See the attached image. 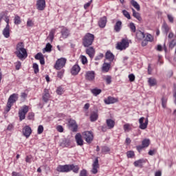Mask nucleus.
Returning a JSON list of instances; mask_svg holds the SVG:
<instances>
[{
	"mask_svg": "<svg viewBox=\"0 0 176 176\" xmlns=\"http://www.w3.org/2000/svg\"><path fill=\"white\" fill-rule=\"evenodd\" d=\"M71 166V170L74 173H78L79 172V166L74 165H69Z\"/></svg>",
	"mask_w": 176,
	"mask_h": 176,
	"instance_id": "4c0bfd02",
	"label": "nucleus"
},
{
	"mask_svg": "<svg viewBox=\"0 0 176 176\" xmlns=\"http://www.w3.org/2000/svg\"><path fill=\"white\" fill-rule=\"evenodd\" d=\"M75 140L77 145L78 146H83V139L82 138V135L80 133H76L75 135Z\"/></svg>",
	"mask_w": 176,
	"mask_h": 176,
	"instance_id": "2eb2a0df",
	"label": "nucleus"
},
{
	"mask_svg": "<svg viewBox=\"0 0 176 176\" xmlns=\"http://www.w3.org/2000/svg\"><path fill=\"white\" fill-rule=\"evenodd\" d=\"M54 34H56V29H52L49 34V36H47V39H49L50 42H53V40L54 39Z\"/></svg>",
	"mask_w": 176,
	"mask_h": 176,
	"instance_id": "bb28decb",
	"label": "nucleus"
},
{
	"mask_svg": "<svg viewBox=\"0 0 176 176\" xmlns=\"http://www.w3.org/2000/svg\"><path fill=\"white\" fill-rule=\"evenodd\" d=\"M60 32H61V36L60 38V41H61V38H63V39H67V38L69 36V30L66 28H63Z\"/></svg>",
	"mask_w": 176,
	"mask_h": 176,
	"instance_id": "dca6fc26",
	"label": "nucleus"
},
{
	"mask_svg": "<svg viewBox=\"0 0 176 176\" xmlns=\"http://www.w3.org/2000/svg\"><path fill=\"white\" fill-rule=\"evenodd\" d=\"M50 100V94L49 93V89H45L44 93L43 94V100L44 102H47Z\"/></svg>",
	"mask_w": 176,
	"mask_h": 176,
	"instance_id": "f3484780",
	"label": "nucleus"
},
{
	"mask_svg": "<svg viewBox=\"0 0 176 176\" xmlns=\"http://www.w3.org/2000/svg\"><path fill=\"white\" fill-rule=\"evenodd\" d=\"M28 27H32L34 25V23H32V21L28 20L27 22Z\"/></svg>",
	"mask_w": 176,
	"mask_h": 176,
	"instance_id": "338daca9",
	"label": "nucleus"
},
{
	"mask_svg": "<svg viewBox=\"0 0 176 176\" xmlns=\"http://www.w3.org/2000/svg\"><path fill=\"white\" fill-rule=\"evenodd\" d=\"M149 144H151V142L149 140V139H144L142 142V145L144 147V148H148L149 146Z\"/></svg>",
	"mask_w": 176,
	"mask_h": 176,
	"instance_id": "72a5a7b5",
	"label": "nucleus"
},
{
	"mask_svg": "<svg viewBox=\"0 0 176 176\" xmlns=\"http://www.w3.org/2000/svg\"><path fill=\"white\" fill-rule=\"evenodd\" d=\"M131 3L132 6H133V8H135V9H136V10H138V12H140V10H141L140 4H138V3L137 1H135V0H131Z\"/></svg>",
	"mask_w": 176,
	"mask_h": 176,
	"instance_id": "c756f323",
	"label": "nucleus"
},
{
	"mask_svg": "<svg viewBox=\"0 0 176 176\" xmlns=\"http://www.w3.org/2000/svg\"><path fill=\"white\" fill-rule=\"evenodd\" d=\"M134 151H129L128 152H126V156L128 158H131V157H134Z\"/></svg>",
	"mask_w": 176,
	"mask_h": 176,
	"instance_id": "8fccbe9b",
	"label": "nucleus"
},
{
	"mask_svg": "<svg viewBox=\"0 0 176 176\" xmlns=\"http://www.w3.org/2000/svg\"><path fill=\"white\" fill-rule=\"evenodd\" d=\"M81 61L82 64H87V58H86V56H81Z\"/></svg>",
	"mask_w": 176,
	"mask_h": 176,
	"instance_id": "bf43d9fd",
	"label": "nucleus"
},
{
	"mask_svg": "<svg viewBox=\"0 0 176 176\" xmlns=\"http://www.w3.org/2000/svg\"><path fill=\"white\" fill-rule=\"evenodd\" d=\"M3 35L6 38L10 36V25H6V28L3 30Z\"/></svg>",
	"mask_w": 176,
	"mask_h": 176,
	"instance_id": "aec40b11",
	"label": "nucleus"
},
{
	"mask_svg": "<svg viewBox=\"0 0 176 176\" xmlns=\"http://www.w3.org/2000/svg\"><path fill=\"white\" fill-rule=\"evenodd\" d=\"M17 100H19V94H13L9 97L6 109V112H9V111H10L13 104H14Z\"/></svg>",
	"mask_w": 176,
	"mask_h": 176,
	"instance_id": "7ed1b4c3",
	"label": "nucleus"
},
{
	"mask_svg": "<svg viewBox=\"0 0 176 176\" xmlns=\"http://www.w3.org/2000/svg\"><path fill=\"white\" fill-rule=\"evenodd\" d=\"M15 68L17 71L21 68V62L17 61L15 63Z\"/></svg>",
	"mask_w": 176,
	"mask_h": 176,
	"instance_id": "603ef678",
	"label": "nucleus"
},
{
	"mask_svg": "<svg viewBox=\"0 0 176 176\" xmlns=\"http://www.w3.org/2000/svg\"><path fill=\"white\" fill-rule=\"evenodd\" d=\"M176 45V39H173L172 40L170 43H169V47L170 49H173V47L175 46Z\"/></svg>",
	"mask_w": 176,
	"mask_h": 176,
	"instance_id": "09e8293b",
	"label": "nucleus"
},
{
	"mask_svg": "<svg viewBox=\"0 0 176 176\" xmlns=\"http://www.w3.org/2000/svg\"><path fill=\"white\" fill-rule=\"evenodd\" d=\"M12 176H21V175H20V173H19L17 172H12Z\"/></svg>",
	"mask_w": 176,
	"mask_h": 176,
	"instance_id": "774afa93",
	"label": "nucleus"
},
{
	"mask_svg": "<svg viewBox=\"0 0 176 176\" xmlns=\"http://www.w3.org/2000/svg\"><path fill=\"white\" fill-rule=\"evenodd\" d=\"M162 30L164 31L166 34H168V31H170V28L168 27V25L164 23L162 25Z\"/></svg>",
	"mask_w": 176,
	"mask_h": 176,
	"instance_id": "c9c22d12",
	"label": "nucleus"
},
{
	"mask_svg": "<svg viewBox=\"0 0 176 176\" xmlns=\"http://www.w3.org/2000/svg\"><path fill=\"white\" fill-rule=\"evenodd\" d=\"M153 37L151 34H147L145 41L146 42H152Z\"/></svg>",
	"mask_w": 176,
	"mask_h": 176,
	"instance_id": "3c124183",
	"label": "nucleus"
},
{
	"mask_svg": "<svg viewBox=\"0 0 176 176\" xmlns=\"http://www.w3.org/2000/svg\"><path fill=\"white\" fill-rule=\"evenodd\" d=\"M129 129H130V124H125L124 125V131H127V130H129Z\"/></svg>",
	"mask_w": 176,
	"mask_h": 176,
	"instance_id": "0e129e2a",
	"label": "nucleus"
},
{
	"mask_svg": "<svg viewBox=\"0 0 176 176\" xmlns=\"http://www.w3.org/2000/svg\"><path fill=\"white\" fill-rule=\"evenodd\" d=\"M122 30V22L120 21H118L114 25V31L116 32H120Z\"/></svg>",
	"mask_w": 176,
	"mask_h": 176,
	"instance_id": "b1692460",
	"label": "nucleus"
},
{
	"mask_svg": "<svg viewBox=\"0 0 176 176\" xmlns=\"http://www.w3.org/2000/svg\"><path fill=\"white\" fill-rule=\"evenodd\" d=\"M85 79L89 82H94L96 79V72L95 71H88L85 72Z\"/></svg>",
	"mask_w": 176,
	"mask_h": 176,
	"instance_id": "0eeeda50",
	"label": "nucleus"
},
{
	"mask_svg": "<svg viewBox=\"0 0 176 176\" xmlns=\"http://www.w3.org/2000/svg\"><path fill=\"white\" fill-rule=\"evenodd\" d=\"M57 76H58V78H60V79H61V78H63V76H64V70L58 72Z\"/></svg>",
	"mask_w": 176,
	"mask_h": 176,
	"instance_id": "4d7b16f0",
	"label": "nucleus"
},
{
	"mask_svg": "<svg viewBox=\"0 0 176 176\" xmlns=\"http://www.w3.org/2000/svg\"><path fill=\"white\" fill-rule=\"evenodd\" d=\"M104 102L107 105H109V104H115V102H118V99L109 96L107 99H104Z\"/></svg>",
	"mask_w": 176,
	"mask_h": 176,
	"instance_id": "6ab92c4d",
	"label": "nucleus"
},
{
	"mask_svg": "<svg viewBox=\"0 0 176 176\" xmlns=\"http://www.w3.org/2000/svg\"><path fill=\"white\" fill-rule=\"evenodd\" d=\"M86 53L90 57V58H93L94 57V54H96V50L94 47H89L86 49Z\"/></svg>",
	"mask_w": 176,
	"mask_h": 176,
	"instance_id": "a211bd4d",
	"label": "nucleus"
},
{
	"mask_svg": "<svg viewBox=\"0 0 176 176\" xmlns=\"http://www.w3.org/2000/svg\"><path fill=\"white\" fill-rule=\"evenodd\" d=\"M144 120H145V122H144ZM139 123H140V129H141V130H145V129H146V127H148V118H146L145 119V118L142 117L139 119Z\"/></svg>",
	"mask_w": 176,
	"mask_h": 176,
	"instance_id": "9d476101",
	"label": "nucleus"
},
{
	"mask_svg": "<svg viewBox=\"0 0 176 176\" xmlns=\"http://www.w3.org/2000/svg\"><path fill=\"white\" fill-rule=\"evenodd\" d=\"M80 176H87V172L86 170H82L80 173Z\"/></svg>",
	"mask_w": 176,
	"mask_h": 176,
	"instance_id": "680f3d73",
	"label": "nucleus"
},
{
	"mask_svg": "<svg viewBox=\"0 0 176 176\" xmlns=\"http://www.w3.org/2000/svg\"><path fill=\"white\" fill-rule=\"evenodd\" d=\"M38 134H42L43 133V126L39 125L37 129Z\"/></svg>",
	"mask_w": 176,
	"mask_h": 176,
	"instance_id": "864d4df0",
	"label": "nucleus"
},
{
	"mask_svg": "<svg viewBox=\"0 0 176 176\" xmlns=\"http://www.w3.org/2000/svg\"><path fill=\"white\" fill-rule=\"evenodd\" d=\"M174 91H173V101H174V104H176V85H174Z\"/></svg>",
	"mask_w": 176,
	"mask_h": 176,
	"instance_id": "13d9d810",
	"label": "nucleus"
},
{
	"mask_svg": "<svg viewBox=\"0 0 176 176\" xmlns=\"http://www.w3.org/2000/svg\"><path fill=\"white\" fill-rule=\"evenodd\" d=\"M148 83L150 86H156V83H157V82L156 81V79L150 78H148Z\"/></svg>",
	"mask_w": 176,
	"mask_h": 176,
	"instance_id": "e433bc0d",
	"label": "nucleus"
},
{
	"mask_svg": "<svg viewBox=\"0 0 176 176\" xmlns=\"http://www.w3.org/2000/svg\"><path fill=\"white\" fill-rule=\"evenodd\" d=\"M66 63L67 59L65 58H60L58 59L54 65L55 69H61V68H63L65 66Z\"/></svg>",
	"mask_w": 176,
	"mask_h": 176,
	"instance_id": "423d86ee",
	"label": "nucleus"
},
{
	"mask_svg": "<svg viewBox=\"0 0 176 176\" xmlns=\"http://www.w3.org/2000/svg\"><path fill=\"white\" fill-rule=\"evenodd\" d=\"M111 68V63H103L102 71L103 72H108L109 71V69Z\"/></svg>",
	"mask_w": 176,
	"mask_h": 176,
	"instance_id": "c85d7f7f",
	"label": "nucleus"
},
{
	"mask_svg": "<svg viewBox=\"0 0 176 176\" xmlns=\"http://www.w3.org/2000/svg\"><path fill=\"white\" fill-rule=\"evenodd\" d=\"M104 80L106 81L107 85H111V83H112V77H111V76H107L104 78Z\"/></svg>",
	"mask_w": 176,
	"mask_h": 176,
	"instance_id": "ea45409f",
	"label": "nucleus"
},
{
	"mask_svg": "<svg viewBox=\"0 0 176 176\" xmlns=\"http://www.w3.org/2000/svg\"><path fill=\"white\" fill-rule=\"evenodd\" d=\"M58 173H69L71 171V166L69 165H59L56 168Z\"/></svg>",
	"mask_w": 176,
	"mask_h": 176,
	"instance_id": "1a4fd4ad",
	"label": "nucleus"
},
{
	"mask_svg": "<svg viewBox=\"0 0 176 176\" xmlns=\"http://www.w3.org/2000/svg\"><path fill=\"white\" fill-rule=\"evenodd\" d=\"M44 56H43V54H42V53L41 52H38L35 56H34V58L36 60H42V58H43Z\"/></svg>",
	"mask_w": 176,
	"mask_h": 176,
	"instance_id": "a18cd8bd",
	"label": "nucleus"
},
{
	"mask_svg": "<svg viewBox=\"0 0 176 176\" xmlns=\"http://www.w3.org/2000/svg\"><path fill=\"white\" fill-rule=\"evenodd\" d=\"M56 130H57V131H58L59 133H63V131H64V128H63V126L58 125V126L56 127Z\"/></svg>",
	"mask_w": 176,
	"mask_h": 176,
	"instance_id": "052dcab7",
	"label": "nucleus"
},
{
	"mask_svg": "<svg viewBox=\"0 0 176 176\" xmlns=\"http://www.w3.org/2000/svg\"><path fill=\"white\" fill-rule=\"evenodd\" d=\"M98 25L100 27V28H104V27L107 25V16L100 18L98 22Z\"/></svg>",
	"mask_w": 176,
	"mask_h": 176,
	"instance_id": "412c9836",
	"label": "nucleus"
},
{
	"mask_svg": "<svg viewBox=\"0 0 176 176\" xmlns=\"http://www.w3.org/2000/svg\"><path fill=\"white\" fill-rule=\"evenodd\" d=\"M94 42V34L87 33L82 38V45L84 47H89L93 45Z\"/></svg>",
	"mask_w": 176,
	"mask_h": 176,
	"instance_id": "f03ea898",
	"label": "nucleus"
},
{
	"mask_svg": "<svg viewBox=\"0 0 176 176\" xmlns=\"http://www.w3.org/2000/svg\"><path fill=\"white\" fill-rule=\"evenodd\" d=\"M33 69L34 71V74H38V72H39V66L38 65V64H33Z\"/></svg>",
	"mask_w": 176,
	"mask_h": 176,
	"instance_id": "37998d69",
	"label": "nucleus"
},
{
	"mask_svg": "<svg viewBox=\"0 0 176 176\" xmlns=\"http://www.w3.org/2000/svg\"><path fill=\"white\" fill-rule=\"evenodd\" d=\"M82 137L87 144H91L93 140H94V136L93 135V132L91 131H84L82 133Z\"/></svg>",
	"mask_w": 176,
	"mask_h": 176,
	"instance_id": "39448f33",
	"label": "nucleus"
},
{
	"mask_svg": "<svg viewBox=\"0 0 176 176\" xmlns=\"http://www.w3.org/2000/svg\"><path fill=\"white\" fill-rule=\"evenodd\" d=\"M129 28L132 32H135V25H134V23H131L129 24Z\"/></svg>",
	"mask_w": 176,
	"mask_h": 176,
	"instance_id": "de8ad7c7",
	"label": "nucleus"
},
{
	"mask_svg": "<svg viewBox=\"0 0 176 176\" xmlns=\"http://www.w3.org/2000/svg\"><path fill=\"white\" fill-rule=\"evenodd\" d=\"M64 93V89L61 87H58L56 89V94H58V96H61Z\"/></svg>",
	"mask_w": 176,
	"mask_h": 176,
	"instance_id": "c03bdc74",
	"label": "nucleus"
},
{
	"mask_svg": "<svg viewBox=\"0 0 176 176\" xmlns=\"http://www.w3.org/2000/svg\"><path fill=\"white\" fill-rule=\"evenodd\" d=\"M80 71V67L78 65H75L72 67L71 72L72 75H78Z\"/></svg>",
	"mask_w": 176,
	"mask_h": 176,
	"instance_id": "4be33fe9",
	"label": "nucleus"
},
{
	"mask_svg": "<svg viewBox=\"0 0 176 176\" xmlns=\"http://www.w3.org/2000/svg\"><path fill=\"white\" fill-rule=\"evenodd\" d=\"M98 118V115L96 113H93L91 114L90 119L91 122H96L97 119Z\"/></svg>",
	"mask_w": 176,
	"mask_h": 176,
	"instance_id": "f704fd0d",
	"label": "nucleus"
},
{
	"mask_svg": "<svg viewBox=\"0 0 176 176\" xmlns=\"http://www.w3.org/2000/svg\"><path fill=\"white\" fill-rule=\"evenodd\" d=\"M52 44L48 43L46 44L45 47L43 50V53H45V52L50 53L52 52Z\"/></svg>",
	"mask_w": 176,
	"mask_h": 176,
	"instance_id": "7c9ffc66",
	"label": "nucleus"
},
{
	"mask_svg": "<svg viewBox=\"0 0 176 176\" xmlns=\"http://www.w3.org/2000/svg\"><path fill=\"white\" fill-rule=\"evenodd\" d=\"M129 79L130 82H134L135 80V76L134 74H131L129 75Z\"/></svg>",
	"mask_w": 176,
	"mask_h": 176,
	"instance_id": "6e6d98bb",
	"label": "nucleus"
},
{
	"mask_svg": "<svg viewBox=\"0 0 176 176\" xmlns=\"http://www.w3.org/2000/svg\"><path fill=\"white\" fill-rule=\"evenodd\" d=\"M162 105L164 108H166L167 105V98H166L165 97H163L162 98Z\"/></svg>",
	"mask_w": 176,
	"mask_h": 176,
	"instance_id": "49530a36",
	"label": "nucleus"
},
{
	"mask_svg": "<svg viewBox=\"0 0 176 176\" xmlns=\"http://www.w3.org/2000/svg\"><path fill=\"white\" fill-rule=\"evenodd\" d=\"M122 14L124 16V17H126V19H128V20H130V19H131V16H130V13H129L127 10H122Z\"/></svg>",
	"mask_w": 176,
	"mask_h": 176,
	"instance_id": "79ce46f5",
	"label": "nucleus"
},
{
	"mask_svg": "<svg viewBox=\"0 0 176 176\" xmlns=\"http://www.w3.org/2000/svg\"><path fill=\"white\" fill-rule=\"evenodd\" d=\"M105 57L107 60H109V61H113V60L115 59V56H113V54H112V52H111L110 51L107 52Z\"/></svg>",
	"mask_w": 176,
	"mask_h": 176,
	"instance_id": "393cba45",
	"label": "nucleus"
},
{
	"mask_svg": "<svg viewBox=\"0 0 176 176\" xmlns=\"http://www.w3.org/2000/svg\"><path fill=\"white\" fill-rule=\"evenodd\" d=\"M168 19L170 21V23H174V17H173L171 15L168 14Z\"/></svg>",
	"mask_w": 176,
	"mask_h": 176,
	"instance_id": "e2e57ef3",
	"label": "nucleus"
},
{
	"mask_svg": "<svg viewBox=\"0 0 176 176\" xmlns=\"http://www.w3.org/2000/svg\"><path fill=\"white\" fill-rule=\"evenodd\" d=\"M106 123L108 129H113V127H115V121H113L112 119L107 120Z\"/></svg>",
	"mask_w": 176,
	"mask_h": 176,
	"instance_id": "a878e982",
	"label": "nucleus"
},
{
	"mask_svg": "<svg viewBox=\"0 0 176 176\" xmlns=\"http://www.w3.org/2000/svg\"><path fill=\"white\" fill-rule=\"evenodd\" d=\"M35 114L34 113H29L28 116V120H34V117Z\"/></svg>",
	"mask_w": 176,
	"mask_h": 176,
	"instance_id": "5fc2aeb1",
	"label": "nucleus"
},
{
	"mask_svg": "<svg viewBox=\"0 0 176 176\" xmlns=\"http://www.w3.org/2000/svg\"><path fill=\"white\" fill-rule=\"evenodd\" d=\"M32 133V129H31V127L30 126L26 125L23 129V134L26 138H28L30 135H31Z\"/></svg>",
	"mask_w": 176,
	"mask_h": 176,
	"instance_id": "ddd939ff",
	"label": "nucleus"
},
{
	"mask_svg": "<svg viewBox=\"0 0 176 176\" xmlns=\"http://www.w3.org/2000/svg\"><path fill=\"white\" fill-rule=\"evenodd\" d=\"M133 12V16L135 17V19H137L138 21H141L142 20V18L141 17V14L140 13L137 12L134 8H132Z\"/></svg>",
	"mask_w": 176,
	"mask_h": 176,
	"instance_id": "cd10ccee",
	"label": "nucleus"
},
{
	"mask_svg": "<svg viewBox=\"0 0 176 176\" xmlns=\"http://www.w3.org/2000/svg\"><path fill=\"white\" fill-rule=\"evenodd\" d=\"M129 43L127 38H122V41L117 43L116 50H126L129 47Z\"/></svg>",
	"mask_w": 176,
	"mask_h": 176,
	"instance_id": "20e7f679",
	"label": "nucleus"
},
{
	"mask_svg": "<svg viewBox=\"0 0 176 176\" xmlns=\"http://www.w3.org/2000/svg\"><path fill=\"white\" fill-rule=\"evenodd\" d=\"M109 152H111L109 147L105 146L102 147V153H108Z\"/></svg>",
	"mask_w": 176,
	"mask_h": 176,
	"instance_id": "a19ab883",
	"label": "nucleus"
},
{
	"mask_svg": "<svg viewBox=\"0 0 176 176\" xmlns=\"http://www.w3.org/2000/svg\"><path fill=\"white\" fill-rule=\"evenodd\" d=\"M28 97V95L27 94L23 92L21 93V98L23 99V100H25V98Z\"/></svg>",
	"mask_w": 176,
	"mask_h": 176,
	"instance_id": "69168bd1",
	"label": "nucleus"
},
{
	"mask_svg": "<svg viewBox=\"0 0 176 176\" xmlns=\"http://www.w3.org/2000/svg\"><path fill=\"white\" fill-rule=\"evenodd\" d=\"M101 89L98 88L91 89V93H92V94H94L96 97H97L98 94H101Z\"/></svg>",
	"mask_w": 176,
	"mask_h": 176,
	"instance_id": "473e14b6",
	"label": "nucleus"
},
{
	"mask_svg": "<svg viewBox=\"0 0 176 176\" xmlns=\"http://www.w3.org/2000/svg\"><path fill=\"white\" fill-rule=\"evenodd\" d=\"M28 113V106H24L21 110L19 111V120L21 122L25 119V115Z\"/></svg>",
	"mask_w": 176,
	"mask_h": 176,
	"instance_id": "6e6552de",
	"label": "nucleus"
},
{
	"mask_svg": "<svg viewBox=\"0 0 176 176\" xmlns=\"http://www.w3.org/2000/svg\"><path fill=\"white\" fill-rule=\"evenodd\" d=\"M15 54L19 60H25V58H27L28 54H27V50L24 48V43H19L17 44Z\"/></svg>",
	"mask_w": 176,
	"mask_h": 176,
	"instance_id": "f257e3e1",
	"label": "nucleus"
},
{
	"mask_svg": "<svg viewBox=\"0 0 176 176\" xmlns=\"http://www.w3.org/2000/svg\"><path fill=\"white\" fill-rule=\"evenodd\" d=\"M92 170L91 173L92 174H97L98 173V168H100V164H98V158L96 157L95 159V161L92 164Z\"/></svg>",
	"mask_w": 176,
	"mask_h": 176,
	"instance_id": "9b49d317",
	"label": "nucleus"
},
{
	"mask_svg": "<svg viewBox=\"0 0 176 176\" xmlns=\"http://www.w3.org/2000/svg\"><path fill=\"white\" fill-rule=\"evenodd\" d=\"M146 163V161L144 159H140L134 162L133 164L135 167H142V164Z\"/></svg>",
	"mask_w": 176,
	"mask_h": 176,
	"instance_id": "5701e85b",
	"label": "nucleus"
},
{
	"mask_svg": "<svg viewBox=\"0 0 176 176\" xmlns=\"http://www.w3.org/2000/svg\"><path fill=\"white\" fill-rule=\"evenodd\" d=\"M136 37L140 41H142V39H144V38H145V34H144V32H142L141 31H138L136 32Z\"/></svg>",
	"mask_w": 176,
	"mask_h": 176,
	"instance_id": "2f4dec72",
	"label": "nucleus"
},
{
	"mask_svg": "<svg viewBox=\"0 0 176 176\" xmlns=\"http://www.w3.org/2000/svg\"><path fill=\"white\" fill-rule=\"evenodd\" d=\"M14 21V24L16 25L21 24V19L19 15L15 16Z\"/></svg>",
	"mask_w": 176,
	"mask_h": 176,
	"instance_id": "58836bf2",
	"label": "nucleus"
},
{
	"mask_svg": "<svg viewBox=\"0 0 176 176\" xmlns=\"http://www.w3.org/2000/svg\"><path fill=\"white\" fill-rule=\"evenodd\" d=\"M36 6L38 10H45L46 8V1L45 0H37Z\"/></svg>",
	"mask_w": 176,
	"mask_h": 176,
	"instance_id": "f8f14e48",
	"label": "nucleus"
},
{
	"mask_svg": "<svg viewBox=\"0 0 176 176\" xmlns=\"http://www.w3.org/2000/svg\"><path fill=\"white\" fill-rule=\"evenodd\" d=\"M69 126L72 127V131L73 133H76L78 131V124H76V121L75 120L70 119L69 120Z\"/></svg>",
	"mask_w": 176,
	"mask_h": 176,
	"instance_id": "4468645a",
	"label": "nucleus"
}]
</instances>
